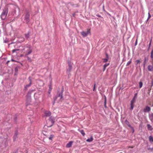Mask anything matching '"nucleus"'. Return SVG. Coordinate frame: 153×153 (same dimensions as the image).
<instances>
[{
    "label": "nucleus",
    "mask_w": 153,
    "mask_h": 153,
    "mask_svg": "<svg viewBox=\"0 0 153 153\" xmlns=\"http://www.w3.org/2000/svg\"><path fill=\"white\" fill-rule=\"evenodd\" d=\"M80 132L81 133V134L83 135V136L85 135V133L84 132L83 130H80Z\"/></svg>",
    "instance_id": "nucleus-18"
},
{
    "label": "nucleus",
    "mask_w": 153,
    "mask_h": 153,
    "mask_svg": "<svg viewBox=\"0 0 153 153\" xmlns=\"http://www.w3.org/2000/svg\"><path fill=\"white\" fill-rule=\"evenodd\" d=\"M134 147L133 146H129V147H128V148H134Z\"/></svg>",
    "instance_id": "nucleus-36"
},
{
    "label": "nucleus",
    "mask_w": 153,
    "mask_h": 153,
    "mask_svg": "<svg viewBox=\"0 0 153 153\" xmlns=\"http://www.w3.org/2000/svg\"><path fill=\"white\" fill-rule=\"evenodd\" d=\"M51 90H51H49V91H48V93H49V94H50Z\"/></svg>",
    "instance_id": "nucleus-34"
},
{
    "label": "nucleus",
    "mask_w": 153,
    "mask_h": 153,
    "mask_svg": "<svg viewBox=\"0 0 153 153\" xmlns=\"http://www.w3.org/2000/svg\"><path fill=\"white\" fill-rule=\"evenodd\" d=\"M104 106L105 108H106V105H105L104 104Z\"/></svg>",
    "instance_id": "nucleus-40"
},
{
    "label": "nucleus",
    "mask_w": 153,
    "mask_h": 153,
    "mask_svg": "<svg viewBox=\"0 0 153 153\" xmlns=\"http://www.w3.org/2000/svg\"><path fill=\"white\" fill-rule=\"evenodd\" d=\"M106 68V67L104 66H103V69H104L103 71H105V70Z\"/></svg>",
    "instance_id": "nucleus-35"
},
{
    "label": "nucleus",
    "mask_w": 153,
    "mask_h": 153,
    "mask_svg": "<svg viewBox=\"0 0 153 153\" xmlns=\"http://www.w3.org/2000/svg\"><path fill=\"white\" fill-rule=\"evenodd\" d=\"M49 89H50L49 90H51V89H52L51 88L50 86L49 87Z\"/></svg>",
    "instance_id": "nucleus-39"
},
{
    "label": "nucleus",
    "mask_w": 153,
    "mask_h": 153,
    "mask_svg": "<svg viewBox=\"0 0 153 153\" xmlns=\"http://www.w3.org/2000/svg\"><path fill=\"white\" fill-rule=\"evenodd\" d=\"M151 41H150V44H149V45H151Z\"/></svg>",
    "instance_id": "nucleus-41"
},
{
    "label": "nucleus",
    "mask_w": 153,
    "mask_h": 153,
    "mask_svg": "<svg viewBox=\"0 0 153 153\" xmlns=\"http://www.w3.org/2000/svg\"><path fill=\"white\" fill-rule=\"evenodd\" d=\"M90 33V29H88L87 30V32L82 31L81 32V34L82 35V36L84 37H85L88 34V33Z\"/></svg>",
    "instance_id": "nucleus-3"
},
{
    "label": "nucleus",
    "mask_w": 153,
    "mask_h": 153,
    "mask_svg": "<svg viewBox=\"0 0 153 153\" xmlns=\"http://www.w3.org/2000/svg\"><path fill=\"white\" fill-rule=\"evenodd\" d=\"M147 127L148 129L150 131H152L153 129V128L152 127V126L150 124L147 125Z\"/></svg>",
    "instance_id": "nucleus-11"
},
{
    "label": "nucleus",
    "mask_w": 153,
    "mask_h": 153,
    "mask_svg": "<svg viewBox=\"0 0 153 153\" xmlns=\"http://www.w3.org/2000/svg\"><path fill=\"white\" fill-rule=\"evenodd\" d=\"M137 93H136L135 94H134V97H133V98H134V99L135 100V99L137 97Z\"/></svg>",
    "instance_id": "nucleus-30"
},
{
    "label": "nucleus",
    "mask_w": 153,
    "mask_h": 153,
    "mask_svg": "<svg viewBox=\"0 0 153 153\" xmlns=\"http://www.w3.org/2000/svg\"><path fill=\"white\" fill-rule=\"evenodd\" d=\"M104 104L105 105H106V97H105V99L104 101Z\"/></svg>",
    "instance_id": "nucleus-26"
},
{
    "label": "nucleus",
    "mask_w": 153,
    "mask_h": 153,
    "mask_svg": "<svg viewBox=\"0 0 153 153\" xmlns=\"http://www.w3.org/2000/svg\"><path fill=\"white\" fill-rule=\"evenodd\" d=\"M150 57L152 61V64H153V49L152 50L151 52Z\"/></svg>",
    "instance_id": "nucleus-13"
},
{
    "label": "nucleus",
    "mask_w": 153,
    "mask_h": 153,
    "mask_svg": "<svg viewBox=\"0 0 153 153\" xmlns=\"http://www.w3.org/2000/svg\"><path fill=\"white\" fill-rule=\"evenodd\" d=\"M151 17V16L149 13H148V18L147 19V21L148 20L150 19Z\"/></svg>",
    "instance_id": "nucleus-22"
},
{
    "label": "nucleus",
    "mask_w": 153,
    "mask_h": 153,
    "mask_svg": "<svg viewBox=\"0 0 153 153\" xmlns=\"http://www.w3.org/2000/svg\"><path fill=\"white\" fill-rule=\"evenodd\" d=\"M8 12V10L7 8H5L3 10L1 15V18L2 20H4L6 19Z\"/></svg>",
    "instance_id": "nucleus-2"
},
{
    "label": "nucleus",
    "mask_w": 153,
    "mask_h": 153,
    "mask_svg": "<svg viewBox=\"0 0 153 153\" xmlns=\"http://www.w3.org/2000/svg\"><path fill=\"white\" fill-rule=\"evenodd\" d=\"M18 50H15V49H14V50H12V52L13 53H14L15 52V51H17Z\"/></svg>",
    "instance_id": "nucleus-31"
},
{
    "label": "nucleus",
    "mask_w": 153,
    "mask_h": 153,
    "mask_svg": "<svg viewBox=\"0 0 153 153\" xmlns=\"http://www.w3.org/2000/svg\"><path fill=\"white\" fill-rule=\"evenodd\" d=\"M128 126L133 130V132L134 131V129L130 125H128Z\"/></svg>",
    "instance_id": "nucleus-27"
},
{
    "label": "nucleus",
    "mask_w": 153,
    "mask_h": 153,
    "mask_svg": "<svg viewBox=\"0 0 153 153\" xmlns=\"http://www.w3.org/2000/svg\"><path fill=\"white\" fill-rule=\"evenodd\" d=\"M22 39L21 40V41L22 42H23L25 41V39L24 38H22Z\"/></svg>",
    "instance_id": "nucleus-33"
},
{
    "label": "nucleus",
    "mask_w": 153,
    "mask_h": 153,
    "mask_svg": "<svg viewBox=\"0 0 153 153\" xmlns=\"http://www.w3.org/2000/svg\"><path fill=\"white\" fill-rule=\"evenodd\" d=\"M72 69V66L71 65H69V72H70Z\"/></svg>",
    "instance_id": "nucleus-25"
},
{
    "label": "nucleus",
    "mask_w": 153,
    "mask_h": 153,
    "mask_svg": "<svg viewBox=\"0 0 153 153\" xmlns=\"http://www.w3.org/2000/svg\"><path fill=\"white\" fill-rule=\"evenodd\" d=\"M55 120V118L52 117H50L49 119V121L51 122V124L49 126V127L51 126L54 124Z\"/></svg>",
    "instance_id": "nucleus-4"
},
{
    "label": "nucleus",
    "mask_w": 153,
    "mask_h": 153,
    "mask_svg": "<svg viewBox=\"0 0 153 153\" xmlns=\"http://www.w3.org/2000/svg\"><path fill=\"white\" fill-rule=\"evenodd\" d=\"M27 59H28V60H31L30 58H29V57H27Z\"/></svg>",
    "instance_id": "nucleus-37"
},
{
    "label": "nucleus",
    "mask_w": 153,
    "mask_h": 153,
    "mask_svg": "<svg viewBox=\"0 0 153 153\" xmlns=\"http://www.w3.org/2000/svg\"><path fill=\"white\" fill-rule=\"evenodd\" d=\"M149 138V141L150 143L153 142V137L152 136H150Z\"/></svg>",
    "instance_id": "nucleus-12"
},
{
    "label": "nucleus",
    "mask_w": 153,
    "mask_h": 153,
    "mask_svg": "<svg viewBox=\"0 0 153 153\" xmlns=\"http://www.w3.org/2000/svg\"><path fill=\"white\" fill-rule=\"evenodd\" d=\"M30 33L28 32L27 34H25V36L27 39H28L29 37L30 36Z\"/></svg>",
    "instance_id": "nucleus-16"
},
{
    "label": "nucleus",
    "mask_w": 153,
    "mask_h": 153,
    "mask_svg": "<svg viewBox=\"0 0 153 153\" xmlns=\"http://www.w3.org/2000/svg\"><path fill=\"white\" fill-rule=\"evenodd\" d=\"M12 61H14V60L12 59Z\"/></svg>",
    "instance_id": "nucleus-42"
},
{
    "label": "nucleus",
    "mask_w": 153,
    "mask_h": 153,
    "mask_svg": "<svg viewBox=\"0 0 153 153\" xmlns=\"http://www.w3.org/2000/svg\"><path fill=\"white\" fill-rule=\"evenodd\" d=\"M73 143V142L72 141H70L66 145V147L67 148H70L71 146L72 145Z\"/></svg>",
    "instance_id": "nucleus-9"
},
{
    "label": "nucleus",
    "mask_w": 153,
    "mask_h": 153,
    "mask_svg": "<svg viewBox=\"0 0 153 153\" xmlns=\"http://www.w3.org/2000/svg\"><path fill=\"white\" fill-rule=\"evenodd\" d=\"M93 138L92 137H91L90 138L87 139L86 140V141L88 142H91L93 141Z\"/></svg>",
    "instance_id": "nucleus-14"
},
{
    "label": "nucleus",
    "mask_w": 153,
    "mask_h": 153,
    "mask_svg": "<svg viewBox=\"0 0 153 153\" xmlns=\"http://www.w3.org/2000/svg\"><path fill=\"white\" fill-rule=\"evenodd\" d=\"M106 58L108 59V54H107V53L106 54Z\"/></svg>",
    "instance_id": "nucleus-32"
},
{
    "label": "nucleus",
    "mask_w": 153,
    "mask_h": 153,
    "mask_svg": "<svg viewBox=\"0 0 153 153\" xmlns=\"http://www.w3.org/2000/svg\"><path fill=\"white\" fill-rule=\"evenodd\" d=\"M145 64H146V59H145V60L143 62V66L144 67L145 66Z\"/></svg>",
    "instance_id": "nucleus-29"
},
{
    "label": "nucleus",
    "mask_w": 153,
    "mask_h": 153,
    "mask_svg": "<svg viewBox=\"0 0 153 153\" xmlns=\"http://www.w3.org/2000/svg\"><path fill=\"white\" fill-rule=\"evenodd\" d=\"M95 85H94V88L93 90H94V89H95Z\"/></svg>",
    "instance_id": "nucleus-38"
},
{
    "label": "nucleus",
    "mask_w": 153,
    "mask_h": 153,
    "mask_svg": "<svg viewBox=\"0 0 153 153\" xmlns=\"http://www.w3.org/2000/svg\"><path fill=\"white\" fill-rule=\"evenodd\" d=\"M109 65V63H106L104 65V66L105 67H107Z\"/></svg>",
    "instance_id": "nucleus-28"
},
{
    "label": "nucleus",
    "mask_w": 153,
    "mask_h": 153,
    "mask_svg": "<svg viewBox=\"0 0 153 153\" xmlns=\"http://www.w3.org/2000/svg\"><path fill=\"white\" fill-rule=\"evenodd\" d=\"M51 115V113L49 111H45L44 112L45 116L46 117H49Z\"/></svg>",
    "instance_id": "nucleus-8"
},
{
    "label": "nucleus",
    "mask_w": 153,
    "mask_h": 153,
    "mask_svg": "<svg viewBox=\"0 0 153 153\" xmlns=\"http://www.w3.org/2000/svg\"><path fill=\"white\" fill-rule=\"evenodd\" d=\"M17 134L16 133L14 134V135L13 137L14 138H16L17 137Z\"/></svg>",
    "instance_id": "nucleus-24"
},
{
    "label": "nucleus",
    "mask_w": 153,
    "mask_h": 153,
    "mask_svg": "<svg viewBox=\"0 0 153 153\" xmlns=\"http://www.w3.org/2000/svg\"><path fill=\"white\" fill-rule=\"evenodd\" d=\"M134 98H133L132 100L131 101V109L132 110L134 108V104L135 102Z\"/></svg>",
    "instance_id": "nucleus-7"
},
{
    "label": "nucleus",
    "mask_w": 153,
    "mask_h": 153,
    "mask_svg": "<svg viewBox=\"0 0 153 153\" xmlns=\"http://www.w3.org/2000/svg\"><path fill=\"white\" fill-rule=\"evenodd\" d=\"M53 137V135H51L50 137H49V139L50 140H52Z\"/></svg>",
    "instance_id": "nucleus-20"
},
{
    "label": "nucleus",
    "mask_w": 153,
    "mask_h": 153,
    "mask_svg": "<svg viewBox=\"0 0 153 153\" xmlns=\"http://www.w3.org/2000/svg\"><path fill=\"white\" fill-rule=\"evenodd\" d=\"M131 63V59L127 63L126 65L128 66Z\"/></svg>",
    "instance_id": "nucleus-21"
},
{
    "label": "nucleus",
    "mask_w": 153,
    "mask_h": 153,
    "mask_svg": "<svg viewBox=\"0 0 153 153\" xmlns=\"http://www.w3.org/2000/svg\"><path fill=\"white\" fill-rule=\"evenodd\" d=\"M29 80H30V84L29 85H26V86L25 87V88H28V87H29L30 85H31V79H30V78H29Z\"/></svg>",
    "instance_id": "nucleus-15"
},
{
    "label": "nucleus",
    "mask_w": 153,
    "mask_h": 153,
    "mask_svg": "<svg viewBox=\"0 0 153 153\" xmlns=\"http://www.w3.org/2000/svg\"><path fill=\"white\" fill-rule=\"evenodd\" d=\"M148 69L149 71H152L153 70V66L151 65L148 66Z\"/></svg>",
    "instance_id": "nucleus-10"
},
{
    "label": "nucleus",
    "mask_w": 153,
    "mask_h": 153,
    "mask_svg": "<svg viewBox=\"0 0 153 153\" xmlns=\"http://www.w3.org/2000/svg\"><path fill=\"white\" fill-rule=\"evenodd\" d=\"M151 110V108L148 106H146L143 109V111L144 112H148Z\"/></svg>",
    "instance_id": "nucleus-6"
},
{
    "label": "nucleus",
    "mask_w": 153,
    "mask_h": 153,
    "mask_svg": "<svg viewBox=\"0 0 153 153\" xmlns=\"http://www.w3.org/2000/svg\"><path fill=\"white\" fill-rule=\"evenodd\" d=\"M136 62H137V65L138 64H140V61L139 60H136Z\"/></svg>",
    "instance_id": "nucleus-23"
},
{
    "label": "nucleus",
    "mask_w": 153,
    "mask_h": 153,
    "mask_svg": "<svg viewBox=\"0 0 153 153\" xmlns=\"http://www.w3.org/2000/svg\"><path fill=\"white\" fill-rule=\"evenodd\" d=\"M103 9H104V6H103Z\"/></svg>",
    "instance_id": "nucleus-43"
},
{
    "label": "nucleus",
    "mask_w": 153,
    "mask_h": 153,
    "mask_svg": "<svg viewBox=\"0 0 153 153\" xmlns=\"http://www.w3.org/2000/svg\"><path fill=\"white\" fill-rule=\"evenodd\" d=\"M103 62H106L108 61V59H107V58L103 59Z\"/></svg>",
    "instance_id": "nucleus-19"
},
{
    "label": "nucleus",
    "mask_w": 153,
    "mask_h": 153,
    "mask_svg": "<svg viewBox=\"0 0 153 153\" xmlns=\"http://www.w3.org/2000/svg\"><path fill=\"white\" fill-rule=\"evenodd\" d=\"M29 17L30 14L28 12L25 15V20L27 22V23L29 22Z\"/></svg>",
    "instance_id": "nucleus-5"
},
{
    "label": "nucleus",
    "mask_w": 153,
    "mask_h": 153,
    "mask_svg": "<svg viewBox=\"0 0 153 153\" xmlns=\"http://www.w3.org/2000/svg\"><path fill=\"white\" fill-rule=\"evenodd\" d=\"M22 52L26 56L31 54L32 52L31 45L28 44L25 45L22 50Z\"/></svg>",
    "instance_id": "nucleus-1"
},
{
    "label": "nucleus",
    "mask_w": 153,
    "mask_h": 153,
    "mask_svg": "<svg viewBox=\"0 0 153 153\" xmlns=\"http://www.w3.org/2000/svg\"><path fill=\"white\" fill-rule=\"evenodd\" d=\"M61 98H62V95H61Z\"/></svg>",
    "instance_id": "nucleus-44"
},
{
    "label": "nucleus",
    "mask_w": 153,
    "mask_h": 153,
    "mask_svg": "<svg viewBox=\"0 0 153 153\" xmlns=\"http://www.w3.org/2000/svg\"><path fill=\"white\" fill-rule=\"evenodd\" d=\"M143 83L142 82H140L139 83V87L141 88L143 86Z\"/></svg>",
    "instance_id": "nucleus-17"
}]
</instances>
